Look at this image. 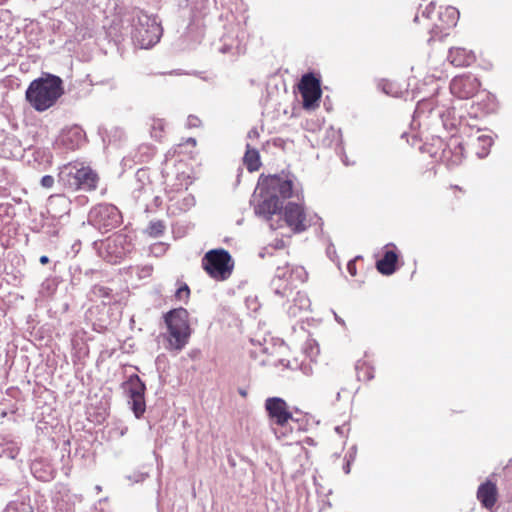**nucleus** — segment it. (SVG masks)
Wrapping results in <instances>:
<instances>
[{"label": "nucleus", "instance_id": "f257e3e1", "mask_svg": "<svg viewBox=\"0 0 512 512\" xmlns=\"http://www.w3.org/2000/svg\"><path fill=\"white\" fill-rule=\"evenodd\" d=\"M63 93L62 79L48 74L30 83L26 90V100L36 111L43 112L52 107Z\"/></svg>", "mask_w": 512, "mask_h": 512}, {"label": "nucleus", "instance_id": "f03ea898", "mask_svg": "<svg viewBox=\"0 0 512 512\" xmlns=\"http://www.w3.org/2000/svg\"><path fill=\"white\" fill-rule=\"evenodd\" d=\"M59 182L73 191L91 192L97 189L100 177L90 166L83 162L64 164L58 174Z\"/></svg>", "mask_w": 512, "mask_h": 512}, {"label": "nucleus", "instance_id": "7ed1b4c3", "mask_svg": "<svg viewBox=\"0 0 512 512\" xmlns=\"http://www.w3.org/2000/svg\"><path fill=\"white\" fill-rule=\"evenodd\" d=\"M164 320L168 327L171 348L181 350L190 336L188 311L182 307L172 309L164 315Z\"/></svg>", "mask_w": 512, "mask_h": 512}, {"label": "nucleus", "instance_id": "20e7f679", "mask_svg": "<svg viewBox=\"0 0 512 512\" xmlns=\"http://www.w3.org/2000/svg\"><path fill=\"white\" fill-rule=\"evenodd\" d=\"M133 27L134 44L142 49H149L158 43L162 35V28L157 19L142 11L137 14Z\"/></svg>", "mask_w": 512, "mask_h": 512}, {"label": "nucleus", "instance_id": "39448f33", "mask_svg": "<svg viewBox=\"0 0 512 512\" xmlns=\"http://www.w3.org/2000/svg\"><path fill=\"white\" fill-rule=\"evenodd\" d=\"M203 270L216 281L227 280L234 269V261L225 249H212L202 258Z\"/></svg>", "mask_w": 512, "mask_h": 512}, {"label": "nucleus", "instance_id": "423d86ee", "mask_svg": "<svg viewBox=\"0 0 512 512\" xmlns=\"http://www.w3.org/2000/svg\"><path fill=\"white\" fill-rule=\"evenodd\" d=\"M286 225L294 232L301 233L308 228L307 216L301 204L288 202L283 209Z\"/></svg>", "mask_w": 512, "mask_h": 512}, {"label": "nucleus", "instance_id": "0eeeda50", "mask_svg": "<svg viewBox=\"0 0 512 512\" xmlns=\"http://www.w3.org/2000/svg\"><path fill=\"white\" fill-rule=\"evenodd\" d=\"M265 409L272 422L282 428L293 418L287 403L279 397L266 399Z\"/></svg>", "mask_w": 512, "mask_h": 512}, {"label": "nucleus", "instance_id": "6e6552de", "mask_svg": "<svg viewBox=\"0 0 512 512\" xmlns=\"http://www.w3.org/2000/svg\"><path fill=\"white\" fill-rule=\"evenodd\" d=\"M299 90L303 98V106L306 109L313 108L322 94L320 81L312 74H305L302 77Z\"/></svg>", "mask_w": 512, "mask_h": 512}, {"label": "nucleus", "instance_id": "1a4fd4ad", "mask_svg": "<svg viewBox=\"0 0 512 512\" xmlns=\"http://www.w3.org/2000/svg\"><path fill=\"white\" fill-rule=\"evenodd\" d=\"M91 216L95 225L100 230L109 231L119 223V213L116 207L111 205H99L92 212Z\"/></svg>", "mask_w": 512, "mask_h": 512}, {"label": "nucleus", "instance_id": "9d476101", "mask_svg": "<svg viewBox=\"0 0 512 512\" xmlns=\"http://www.w3.org/2000/svg\"><path fill=\"white\" fill-rule=\"evenodd\" d=\"M480 83L476 77L467 74L455 77L450 83L452 94L462 99L473 97L478 91Z\"/></svg>", "mask_w": 512, "mask_h": 512}, {"label": "nucleus", "instance_id": "9b49d317", "mask_svg": "<svg viewBox=\"0 0 512 512\" xmlns=\"http://www.w3.org/2000/svg\"><path fill=\"white\" fill-rule=\"evenodd\" d=\"M476 498L483 508L493 511L499 498V490L496 481L487 478L482 482L477 488Z\"/></svg>", "mask_w": 512, "mask_h": 512}, {"label": "nucleus", "instance_id": "f8f14e48", "mask_svg": "<svg viewBox=\"0 0 512 512\" xmlns=\"http://www.w3.org/2000/svg\"><path fill=\"white\" fill-rule=\"evenodd\" d=\"M59 143L69 150L78 148L84 141V132L79 126H71L62 131Z\"/></svg>", "mask_w": 512, "mask_h": 512}, {"label": "nucleus", "instance_id": "ddd939ff", "mask_svg": "<svg viewBox=\"0 0 512 512\" xmlns=\"http://www.w3.org/2000/svg\"><path fill=\"white\" fill-rule=\"evenodd\" d=\"M279 209V197L275 194H271L263 197V199L256 205L255 212L266 219H270Z\"/></svg>", "mask_w": 512, "mask_h": 512}, {"label": "nucleus", "instance_id": "4468645a", "mask_svg": "<svg viewBox=\"0 0 512 512\" xmlns=\"http://www.w3.org/2000/svg\"><path fill=\"white\" fill-rule=\"evenodd\" d=\"M397 262V252L394 249H387L383 257L376 262V268L383 275H391L396 271Z\"/></svg>", "mask_w": 512, "mask_h": 512}, {"label": "nucleus", "instance_id": "2eb2a0df", "mask_svg": "<svg viewBox=\"0 0 512 512\" xmlns=\"http://www.w3.org/2000/svg\"><path fill=\"white\" fill-rule=\"evenodd\" d=\"M450 63L456 67L469 66L475 60L474 53L465 48H451L448 55Z\"/></svg>", "mask_w": 512, "mask_h": 512}, {"label": "nucleus", "instance_id": "dca6fc26", "mask_svg": "<svg viewBox=\"0 0 512 512\" xmlns=\"http://www.w3.org/2000/svg\"><path fill=\"white\" fill-rule=\"evenodd\" d=\"M492 138L488 135H480L473 143L475 154L478 158H485L489 154Z\"/></svg>", "mask_w": 512, "mask_h": 512}, {"label": "nucleus", "instance_id": "f3484780", "mask_svg": "<svg viewBox=\"0 0 512 512\" xmlns=\"http://www.w3.org/2000/svg\"><path fill=\"white\" fill-rule=\"evenodd\" d=\"M127 391L129 394V397H134L138 395H144L145 394V384L142 382L140 377L136 374L131 375L126 382Z\"/></svg>", "mask_w": 512, "mask_h": 512}, {"label": "nucleus", "instance_id": "a211bd4d", "mask_svg": "<svg viewBox=\"0 0 512 512\" xmlns=\"http://www.w3.org/2000/svg\"><path fill=\"white\" fill-rule=\"evenodd\" d=\"M356 369L359 380L370 381L374 378V367L367 361L358 362Z\"/></svg>", "mask_w": 512, "mask_h": 512}, {"label": "nucleus", "instance_id": "6ab92c4d", "mask_svg": "<svg viewBox=\"0 0 512 512\" xmlns=\"http://www.w3.org/2000/svg\"><path fill=\"white\" fill-rule=\"evenodd\" d=\"M178 288L173 295V300L177 302L188 303L191 295L189 286L181 281H177Z\"/></svg>", "mask_w": 512, "mask_h": 512}, {"label": "nucleus", "instance_id": "aec40b11", "mask_svg": "<svg viewBox=\"0 0 512 512\" xmlns=\"http://www.w3.org/2000/svg\"><path fill=\"white\" fill-rule=\"evenodd\" d=\"M30 497H27V502L25 501H12L9 502L4 510V512H34L33 507L30 505Z\"/></svg>", "mask_w": 512, "mask_h": 512}, {"label": "nucleus", "instance_id": "412c9836", "mask_svg": "<svg viewBox=\"0 0 512 512\" xmlns=\"http://www.w3.org/2000/svg\"><path fill=\"white\" fill-rule=\"evenodd\" d=\"M130 400L131 407L135 414V417L140 418L146 409L144 395L130 397Z\"/></svg>", "mask_w": 512, "mask_h": 512}, {"label": "nucleus", "instance_id": "4be33fe9", "mask_svg": "<svg viewBox=\"0 0 512 512\" xmlns=\"http://www.w3.org/2000/svg\"><path fill=\"white\" fill-rule=\"evenodd\" d=\"M165 225L163 221H153L150 222L149 226L147 227V233L151 237H159L164 233Z\"/></svg>", "mask_w": 512, "mask_h": 512}, {"label": "nucleus", "instance_id": "5701e85b", "mask_svg": "<svg viewBox=\"0 0 512 512\" xmlns=\"http://www.w3.org/2000/svg\"><path fill=\"white\" fill-rule=\"evenodd\" d=\"M307 272L302 266H296L291 269L290 272V283L293 284L295 281L305 282L307 280Z\"/></svg>", "mask_w": 512, "mask_h": 512}, {"label": "nucleus", "instance_id": "b1692460", "mask_svg": "<svg viewBox=\"0 0 512 512\" xmlns=\"http://www.w3.org/2000/svg\"><path fill=\"white\" fill-rule=\"evenodd\" d=\"M443 16L447 18L445 20L447 26H455L459 18V11L454 7H447L445 12L441 14V17Z\"/></svg>", "mask_w": 512, "mask_h": 512}, {"label": "nucleus", "instance_id": "393cba45", "mask_svg": "<svg viewBox=\"0 0 512 512\" xmlns=\"http://www.w3.org/2000/svg\"><path fill=\"white\" fill-rule=\"evenodd\" d=\"M165 123L162 119H153L151 123V135L155 139H161L164 132Z\"/></svg>", "mask_w": 512, "mask_h": 512}, {"label": "nucleus", "instance_id": "a878e982", "mask_svg": "<svg viewBox=\"0 0 512 512\" xmlns=\"http://www.w3.org/2000/svg\"><path fill=\"white\" fill-rule=\"evenodd\" d=\"M279 194L282 198L287 199L292 197L293 184L291 180L282 181L278 187Z\"/></svg>", "mask_w": 512, "mask_h": 512}, {"label": "nucleus", "instance_id": "bb28decb", "mask_svg": "<svg viewBox=\"0 0 512 512\" xmlns=\"http://www.w3.org/2000/svg\"><path fill=\"white\" fill-rule=\"evenodd\" d=\"M112 290L102 285H94L91 293L96 298H110Z\"/></svg>", "mask_w": 512, "mask_h": 512}, {"label": "nucleus", "instance_id": "cd10ccee", "mask_svg": "<svg viewBox=\"0 0 512 512\" xmlns=\"http://www.w3.org/2000/svg\"><path fill=\"white\" fill-rule=\"evenodd\" d=\"M290 272L291 269L288 265H286L284 267H278L276 270V275L277 277L287 279L290 282Z\"/></svg>", "mask_w": 512, "mask_h": 512}, {"label": "nucleus", "instance_id": "c85d7f7f", "mask_svg": "<svg viewBox=\"0 0 512 512\" xmlns=\"http://www.w3.org/2000/svg\"><path fill=\"white\" fill-rule=\"evenodd\" d=\"M200 124H201V120L198 117H196L194 115L188 116V118H187V126L189 128L199 127Z\"/></svg>", "mask_w": 512, "mask_h": 512}, {"label": "nucleus", "instance_id": "c756f323", "mask_svg": "<svg viewBox=\"0 0 512 512\" xmlns=\"http://www.w3.org/2000/svg\"><path fill=\"white\" fill-rule=\"evenodd\" d=\"M54 184V178L50 175H45L41 179V185L44 188H51Z\"/></svg>", "mask_w": 512, "mask_h": 512}, {"label": "nucleus", "instance_id": "7c9ffc66", "mask_svg": "<svg viewBox=\"0 0 512 512\" xmlns=\"http://www.w3.org/2000/svg\"><path fill=\"white\" fill-rule=\"evenodd\" d=\"M242 160H259V153L257 150H247Z\"/></svg>", "mask_w": 512, "mask_h": 512}, {"label": "nucleus", "instance_id": "2f4dec72", "mask_svg": "<svg viewBox=\"0 0 512 512\" xmlns=\"http://www.w3.org/2000/svg\"><path fill=\"white\" fill-rule=\"evenodd\" d=\"M247 170L249 172H255L258 171L261 167L262 162H245Z\"/></svg>", "mask_w": 512, "mask_h": 512}, {"label": "nucleus", "instance_id": "473e14b6", "mask_svg": "<svg viewBox=\"0 0 512 512\" xmlns=\"http://www.w3.org/2000/svg\"><path fill=\"white\" fill-rule=\"evenodd\" d=\"M347 270L351 276H355L357 274L356 270V260H351L347 264Z\"/></svg>", "mask_w": 512, "mask_h": 512}, {"label": "nucleus", "instance_id": "72a5a7b5", "mask_svg": "<svg viewBox=\"0 0 512 512\" xmlns=\"http://www.w3.org/2000/svg\"><path fill=\"white\" fill-rule=\"evenodd\" d=\"M182 148H183V144H179V145L175 148V150H174V154L172 155V157H175V156H178V157L183 156V155H184V152H183Z\"/></svg>", "mask_w": 512, "mask_h": 512}, {"label": "nucleus", "instance_id": "f704fd0d", "mask_svg": "<svg viewBox=\"0 0 512 512\" xmlns=\"http://www.w3.org/2000/svg\"><path fill=\"white\" fill-rule=\"evenodd\" d=\"M434 10V4L431 3L429 6L426 7V9L423 11V16L425 17H430V14L433 12Z\"/></svg>", "mask_w": 512, "mask_h": 512}, {"label": "nucleus", "instance_id": "c9c22d12", "mask_svg": "<svg viewBox=\"0 0 512 512\" xmlns=\"http://www.w3.org/2000/svg\"><path fill=\"white\" fill-rule=\"evenodd\" d=\"M185 145L193 148L196 146V140L194 138H188L185 142Z\"/></svg>", "mask_w": 512, "mask_h": 512}, {"label": "nucleus", "instance_id": "e433bc0d", "mask_svg": "<svg viewBox=\"0 0 512 512\" xmlns=\"http://www.w3.org/2000/svg\"><path fill=\"white\" fill-rule=\"evenodd\" d=\"M39 261L42 265H46L49 263V258L46 255H43L40 257Z\"/></svg>", "mask_w": 512, "mask_h": 512}, {"label": "nucleus", "instance_id": "4c0bfd02", "mask_svg": "<svg viewBox=\"0 0 512 512\" xmlns=\"http://www.w3.org/2000/svg\"><path fill=\"white\" fill-rule=\"evenodd\" d=\"M189 0H178L179 6H186L188 4Z\"/></svg>", "mask_w": 512, "mask_h": 512}, {"label": "nucleus", "instance_id": "58836bf2", "mask_svg": "<svg viewBox=\"0 0 512 512\" xmlns=\"http://www.w3.org/2000/svg\"><path fill=\"white\" fill-rule=\"evenodd\" d=\"M277 248H283L284 247V242L281 240L277 243L276 245Z\"/></svg>", "mask_w": 512, "mask_h": 512}, {"label": "nucleus", "instance_id": "ea45409f", "mask_svg": "<svg viewBox=\"0 0 512 512\" xmlns=\"http://www.w3.org/2000/svg\"><path fill=\"white\" fill-rule=\"evenodd\" d=\"M240 394H241L242 396H246V392H245V391H241V392H240Z\"/></svg>", "mask_w": 512, "mask_h": 512}]
</instances>
